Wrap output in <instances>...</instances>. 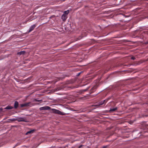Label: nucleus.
<instances>
[{"instance_id":"nucleus-16","label":"nucleus","mask_w":148,"mask_h":148,"mask_svg":"<svg viewBox=\"0 0 148 148\" xmlns=\"http://www.w3.org/2000/svg\"><path fill=\"white\" fill-rule=\"evenodd\" d=\"M34 100L35 101H38V102H42V100H37L36 99H34Z\"/></svg>"},{"instance_id":"nucleus-4","label":"nucleus","mask_w":148,"mask_h":148,"mask_svg":"<svg viewBox=\"0 0 148 148\" xmlns=\"http://www.w3.org/2000/svg\"><path fill=\"white\" fill-rule=\"evenodd\" d=\"M97 85H95L92 87V88L90 90V94L93 92L94 91H95L96 89L97 88Z\"/></svg>"},{"instance_id":"nucleus-23","label":"nucleus","mask_w":148,"mask_h":148,"mask_svg":"<svg viewBox=\"0 0 148 148\" xmlns=\"http://www.w3.org/2000/svg\"><path fill=\"white\" fill-rule=\"evenodd\" d=\"M147 43H148V41L147 42Z\"/></svg>"},{"instance_id":"nucleus-18","label":"nucleus","mask_w":148,"mask_h":148,"mask_svg":"<svg viewBox=\"0 0 148 148\" xmlns=\"http://www.w3.org/2000/svg\"><path fill=\"white\" fill-rule=\"evenodd\" d=\"M3 110V109L2 108H0V112H2V110Z\"/></svg>"},{"instance_id":"nucleus-19","label":"nucleus","mask_w":148,"mask_h":148,"mask_svg":"<svg viewBox=\"0 0 148 148\" xmlns=\"http://www.w3.org/2000/svg\"><path fill=\"white\" fill-rule=\"evenodd\" d=\"M107 146H104L103 147V148H107Z\"/></svg>"},{"instance_id":"nucleus-6","label":"nucleus","mask_w":148,"mask_h":148,"mask_svg":"<svg viewBox=\"0 0 148 148\" xmlns=\"http://www.w3.org/2000/svg\"><path fill=\"white\" fill-rule=\"evenodd\" d=\"M36 27V25H32V26L30 27L29 29V31H28V33L32 31Z\"/></svg>"},{"instance_id":"nucleus-10","label":"nucleus","mask_w":148,"mask_h":148,"mask_svg":"<svg viewBox=\"0 0 148 148\" xmlns=\"http://www.w3.org/2000/svg\"><path fill=\"white\" fill-rule=\"evenodd\" d=\"M25 53V51H21L20 52H18L17 53V54L18 55H23V54H24Z\"/></svg>"},{"instance_id":"nucleus-11","label":"nucleus","mask_w":148,"mask_h":148,"mask_svg":"<svg viewBox=\"0 0 148 148\" xmlns=\"http://www.w3.org/2000/svg\"><path fill=\"white\" fill-rule=\"evenodd\" d=\"M13 108V107L12 106H8L7 107H6L4 109L7 110H10Z\"/></svg>"},{"instance_id":"nucleus-22","label":"nucleus","mask_w":148,"mask_h":148,"mask_svg":"<svg viewBox=\"0 0 148 148\" xmlns=\"http://www.w3.org/2000/svg\"><path fill=\"white\" fill-rule=\"evenodd\" d=\"M28 106H29V102H28Z\"/></svg>"},{"instance_id":"nucleus-7","label":"nucleus","mask_w":148,"mask_h":148,"mask_svg":"<svg viewBox=\"0 0 148 148\" xmlns=\"http://www.w3.org/2000/svg\"><path fill=\"white\" fill-rule=\"evenodd\" d=\"M117 109V107H116V108H113L112 109H110L109 111V112L110 113H111L112 112L115 111Z\"/></svg>"},{"instance_id":"nucleus-12","label":"nucleus","mask_w":148,"mask_h":148,"mask_svg":"<svg viewBox=\"0 0 148 148\" xmlns=\"http://www.w3.org/2000/svg\"><path fill=\"white\" fill-rule=\"evenodd\" d=\"M89 88H90V87H88L86 89L81 90V91H82L81 92L82 93V92H84L88 90Z\"/></svg>"},{"instance_id":"nucleus-8","label":"nucleus","mask_w":148,"mask_h":148,"mask_svg":"<svg viewBox=\"0 0 148 148\" xmlns=\"http://www.w3.org/2000/svg\"><path fill=\"white\" fill-rule=\"evenodd\" d=\"M18 105V103L17 101H15L14 103V108L15 109L17 108Z\"/></svg>"},{"instance_id":"nucleus-1","label":"nucleus","mask_w":148,"mask_h":148,"mask_svg":"<svg viewBox=\"0 0 148 148\" xmlns=\"http://www.w3.org/2000/svg\"><path fill=\"white\" fill-rule=\"evenodd\" d=\"M25 121L27 122V121L25 120V119L23 118H20L19 119H9L8 120V122L10 123L11 122H13L15 121Z\"/></svg>"},{"instance_id":"nucleus-15","label":"nucleus","mask_w":148,"mask_h":148,"mask_svg":"<svg viewBox=\"0 0 148 148\" xmlns=\"http://www.w3.org/2000/svg\"><path fill=\"white\" fill-rule=\"evenodd\" d=\"M35 131V130H31L28 131V134H31L33 133Z\"/></svg>"},{"instance_id":"nucleus-3","label":"nucleus","mask_w":148,"mask_h":148,"mask_svg":"<svg viewBox=\"0 0 148 148\" xmlns=\"http://www.w3.org/2000/svg\"><path fill=\"white\" fill-rule=\"evenodd\" d=\"M51 108L48 106H46L41 107L39 109L40 110H49Z\"/></svg>"},{"instance_id":"nucleus-5","label":"nucleus","mask_w":148,"mask_h":148,"mask_svg":"<svg viewBox=\"0 0 148 148\" xmlns=\"http://www.w3.org/2000/svg\"><path fill=\"white\" fill-rule=\"evenodd\" d=\"M107 100H105L103 101V102L101 101L100 104L99 105H95L94 106H99L100 105L103 104L104 103H106L107 102Z\"/></svg>"},{"instance_id":"nucleus-21","label":"nucleus","mask_w":148,"mask_h":148,"mask_svg":"<svg viewBox=\"0 0 148 148\" xmlns=\"http://www.w3.org/2000/svg\"><path fill=\"white\" fill-rule=\"evenodd\" d=\"M80 73H79L78 74V75H79L80 74Z\"/></svg>"},{"instance_id":"nucleus-2","label":"nucleus","mask_w":148,"mask_h":148,"mask_svg":"<svg viewBox=\"0 0 148 148\" xmlns=\"http://www.w3.org/2000/svg\"><path fill=\"white\" fill-rule=\"evenodd\" d=\"M52 110L53 111V112L54 113L62 115H64V113L62 112L59 110H56L54 109H52Z\"/></svg>"},{"instance_id":"nucleus-20","label":"nucleus","mask_w":148,"mask_h":148,"mask_svg":"<svg viewBox=\"0 0 148 148\" xmlns=\"http://www.w3.org/2000/svg\"><path fill=\"white\" fill-rule=\"evenodd\" d=\"M28 134V132H27L25 134H26V135H27V134Z\"/></svg>"},{"instance_id":"nucleus-9","label":"nucleus","mask_w":148,"mask_h":148,"mask_svg":"<svg viewBox=\"0 0 148 148\" xmlns=\"http://www.w3.org/2000/svg\"><path fill=\"white\" fill-rule=\"evenodd\" d=\"M67 18L66 16L64 14H63L62 16V18L64 21H65Z\"/></svg>"},{"instance_id":"nucleus-14","label":"nucleus","mask_w":148,"mask_h":148,"mask_svg":"<svg viewBox=\"0 0 148 148\" xmlns=\"http://www.w3.org/2000/svg\"><path fill=\"white\" fill-rule=\"evenodd\" d=\"M27 104H28L27 103H26L24 104H22L21 105V107H25V106H27Z\"/></svg>"},{"instance_id":"nucleus-13","label":"nucleus","mask_w":148,"mask_h":148,"mask_svg":"<svg viewBox=\"0 0 148 148\" xmlns=\"http://www.w3.org/2000/svg\"><path fill=\"white\" fill-rule=\"evenodd\" d=\"M69 10L65 11L64 12L63 14H64L66 16L69 14Z\"/></svg>"},{"instance_id":"nucleus-17","label":"nucleus","mask_w":148,"mask_h":148,"mask_svg":"<svg viewBox=\"0 0 148 148\" xmlns=\"http://www.w3.org/2000/svg\"><path fill=\"white\" fill-rule=\"evenodd\" d=\"M131 59L133 60H134L135 59V57L133 56L131 57Z\"/></svg>"}]
</instances>
